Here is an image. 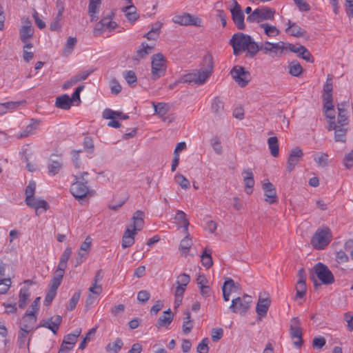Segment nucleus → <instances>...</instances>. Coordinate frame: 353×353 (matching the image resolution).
I'll list each match as a JSON object with an SVG mask.
<instances>
[{
  "label": "nucleus",
  "mask_w": 353,
  "mask_h": 353,
  "mask_svg": "<svg viewBox=\"0 0 353 353\" xmlns=\"http://www.w3.org/2000/svg\"><path fill=\"white\" fill-rule=\"evenodd\" d=\"M211 108L215 114H219L223 110V103L220 99L215 97L212 101Z\"/></svg>",
  "instance_id": "13d9d810"
},
{
  "label": "nucleus",
  "mask_w": 353,
  "mask_h": 353,
  "mask_svg": "<svg viewBox=\"0 0 353 353\" xmlns=\"http://www.w3.org/2000/svg\"><path fill=\"white\" fill-rule=\"evenodd\" d=\"M174 181L183 190H188L190 187L189 180L182 174L176 173L174 175Z\"/></svg>",
  "instance_id": "de8ad7c7"
},
{
  "label": "nucleus",
  "mask_w": 353,
  "mask_h": 353,
  "mask_svg": "<svg viewBox=\"0 0 353 353\" xmlns=\"http://www.w3.org/2000/svg\"><path fill=\"white\" fill-rule=\"evenodd\" d=\"M326 341L323 336H315L312 340V347L316 350H321L325 345Z\"/></svg>",
  "instance_id": "680f3d73"
},
{
  "label": "nucleus",
  "mask_w": 353,
  "mask_h": 353,
  "mask_svg": "<svg viewBox=\"0 0 353 353\" xmlns=\"http://www.w3.org/2000/svg\"><path fill=\"white\" fill-rule=\"evenodd\" d=\"M289 334L294 345L299 348L303 345V328L301 320L298 317H293L290 321Z\"/></svg>",
  "instance_id": "9b49d317"
},
{
  "label": "nucleus",
  "mask_w": 353,
  "mask_h": 353,
  "mask_svg": "<svg viewBox=\"0 0 353 353\" xmlns=\"http://www.w3.org/2000/svg\"><path fill=\"white\" fill-rule=\"evenodd\" d=\"M12 281L9 278H0V294H5L9 290Z\"/></svg>",
  "instance_id": "4d7b16f0"
},
{
  "label": "nucleus",
  "mask_w": 353,
  "mask_h": 353,
  "mask_svg": "<svg viewBox=\"0 0 353 353\" xmlns=\"http://www.w3.org/2000/svg\"><path fill=\"white\" fill-rule=\"evenodd\" d=\"M271 301L268 296L265 297H259L256 307V312L260 317L266 316L268 309L270 306Z\"/></svg>",
  "instance_id": "bb28decb"
},
{
  "label": "nucleus",
  "mask_w": 353,
  "mask_h": 353,
  "mask_svg": "<svg viewBox=\"0 0 353 353\" xmlns=\"http://www.w3.org/2000/svg\"><path fill=\"white\" fill-rule=\"evenodd\" d=\"M81 333V328H77L72 333L67 334L63 339V341L61 345L59 353H61L65 351H70L72 349L74 344L77 341L78 337Z\"/></svg>",
  "instance_id": "aec40b11"
},
{
  "label": "nucleus",
  "mask_w": 353,
  "mask_h": 353,
  "mask_svg": "<svg viewBox=\"0 0 353 353\" xmlns=\"http://www.w3.org/2000/svg\"><path fill=\"white\" fill-rule=\"evenodd\" d=\"M285 43L279 41L277 43H271L265 41L259 46V50L263 51L265 54H279L285 50Z\"/></svg>",
  "instance_id": "6ab92c4d"
},
{
  "label": "nucleus",
  "mask_w": 353,
  "mask_h": 353,
  "mask_svg": "<svg viewBox=\"0 0 353 353\" xmlns=\"http://www.w3.org/2000/svg\"><path fill=\"white\" fill-rule=\"evenodd\" d=\"M239 290V285L230 278H227L222 286L223 297L225 301L230 300V295Z\"/></svg>",
  "instance_id": "5701e85b"
},
{
  "label": "nucleus",
  "mask_w": 353,
  "mask_h": 353,
  "mask_svg": "<svg viewBox=\"0 0 353 353\" xmlns=\"http://www.w3.org/2000/svg\"><path fill=\"white\" fill-rule=\"evenodd\" d=\"M18 106V103L8 101L6 103H0V116L13 110Z\"/></svg>",
  "instance_id": "8fccbe9b"
},
{
  "label": "nucleus",
  "mask_w": 353,
  "mask_h": 353,
  "mask_svg": "<svg viewBox=\"0 0 353 353\" xmlns=\"http://www.w3.org/2000/svg\"><path fill=\"white\" fill-rule=\"evenodd\" d=\"M172 21L174 23H177L181 26L192 25L195 26H201L202 23V21L200 18L191 15L188 13L174 16L172 18Z\"/></svg>",
  "instance_id": "a211bd4d"
},
{
  "label": "nucleus",
  "mask_w": 353,
  "mask_h": 353,
  "mask_svg": "<svg viewBox=\"0 0 353 353\" xmlns=\"http://www.w3.org/2000/svg\"><path fill=\"white\" fill-rule=\"evenodd\" d=\"M92 241V238L89 236H87L80 246L79 249L81 250V252L83 251L88 254L91 250Z\"/></svg>",
  "instance_id": "774afa93"
},
{
  "label": "nucleus",
  "mask_w": 353,
  "mask_h": 353,
  "mask_svg": "<svg viewBox=\"0 0 353 353\" xmlns=\"http://www.w3.org/2000/svg\"><path fill=\"white\" fill-rule=\"evenodd\" d=\"M61 323V317L59 315L54 316L48 319L43 326L50 330L54 334H56Z\"/></svg>",
  "instance_id": "72a5a7b5"
},
{
  "label": "nucleus",
  "mask_w": 353,
  "mask_h": 353,
  "mask_svg": "<svg viewBox=\"0 0 353 353\" xmlns=\"http://www.w3.org/2000/svg\"><path fill=\"white\" fill-rule=\"evenodd\" d=\"M230 74L235 82L241 87H245L251 80L250 73L243 67L235 65L230 71Z\"/></svg>",
  "instance_id": "2eb2a0df"
},
{
  "label": "nucleus",
  "mask_w": 353,
  "mask_h": 353,
  "mask_svg": "<svg viewBox=\"0 0 353 353\" xmlns=\"http://www.w3.org/2000/svg\"><path fill=\"white\" fill-rule=\"evenodd\" d=\"M303 155V150L299 147H296L290 151L287 161V170L289 172H291L299 163Z\"/></svg>",
  "instance_id": "412c9836"
},
{
  "label": "nucleus",
  "mask_w": 353,
  "mask_h": 353,
  "mask_svg": "<svg viewBox=\"0 0 353 353\" xmlns=\"http://www.w3.org/2000/svg\"><path fill=\"white\" fill-rule=\"evenodd\" d=\"M313 271L316 277L324 285H330L334 282V276L329 268L322 263H316Z\"/></svg>",
  "instance_id": "4468645a"
},
{
  "label": "nucleus",
  "mask_w": 353,
  "mask_h": 353,
  "mask_svg": "<svg viewBox=\"0 0 353 353\" xmlns=\"http://www.w3.org/2000/svg\"><path fill=\"white\" fill-rule=\"evenodd\" d=\"M261 185L265 202L269 204L277 203L278 198L274 185L268 179L263 180Z\"/></svg>",
  "instance_id": "f3484780"
},
{
  "label": "nucleus",
  "mask_w": 353,
  "mask_h": 353,
  "mask_svg": "<svg viewBox=\"0 0 353 353\" xmlns=\"http://www.w3.org/2000/svg\"><path fill=\"white\" fill-rule=\"evenodd\" d=\"M193 327V321L191 320V314L190 312L185 313V317L183 319L182 331L185 334H189Z\"/></svg>",
  "instance_id": "a18cd8bd"
},
{
  "label": "nucleus",
  "mask_w": 353,
  "mask_h": 353,
  "mask_svg": "<svg viewBox=\"0 0 353 353\" xmlns=\"http://www.w3.org/2000/svg\"><path fill=\"white\" fill-rule=\"evenodd\" d=\"M190 281V276L188 274L182 273L176 277L175 285L186 288Z\"/></svg>",
  "instance_id": "603ef678"
},
{
  "label": "nucleus",
  "mask_w": 353,
  "mask_h": 353,
  "mask_svg": "<svg viewBox=\"0 0 353 353\" xmlns=\"http://www.w3.org/2000/svg\"><path fill=\"white\" fill-rule=\"evenodd\" d=\"M332 232L328 227L323 226L316 230L312 236L310 243L316 250L325 249L331 242Z\"/></svg>",
  "instance_id": "423d86ee"
},
{
  "label": "nucleus",
  "mask_w": 353,
  "mask_h": 353,
  "mask_svg": "<svg viewBox=\"0 0 353 353\" xmlns=\"http://www.w3.org/2000/svg\"><path fill=\"white\" fill-rule=\"evenodd\" d=\"M39 125V123L36 121H32L29 125H28L24 131L21 134V137H25L30 134H34Z\"/></svg>",
  "instance_id": "6e6d98bb"
},
{
  "label": "nucleus",
  "mask_w": 353,
  "mask_h": 353,
  "mask_svg": "<svg viewBox=\"0 0 353 353\" xmlns=\"http://www.w3.org/2000/svg\"><path fill=\"white\" fill-rule=\"evenodd\" d=\"M154 48V44H148L145 42L142 43L137 51V57L138 59L145 58L152 52Z\"/></svg>",
  "instance_id": "58836bf2"
},
{
  "label": "nucleus",
  "mask_w": 353,
  "mask_h": 353,
  "mask_svg": "<svg viewBox=\"0 0 353 353\" xmlns=\"http://www.w3.org/2000/svg\"><path fill=\"white\" fill-rule=\"evenodd\" d=\"M118 28V24L113 20V14L103 17L93 30L94 36L99 37L106 33H112Z\"/></svg>",
  "instance_id": "6e6552de"
},
{
  "label": "nucleus",
  "mask_w": 353,
  "mask_h": 353,
  "mask_svg": "<svg viewBox=\"0 0 353 353\" xmlns=\"http://www.w3.org/2000/svg\"><path fill=\"white\" fill-rule=\"evenodd\" d=\"M285 32L289 35L296 37H304L306 34L305 30L290 20L288 21V28L285 29Z\"/></svg>",
  "instance_id": "c85d7f7f"
},
{
  "label": "nucleus",
  "mask_w": 353,
  "mask_h": 353,
  "mask_svg": "<svg viewBox=\"0 0 353 353\" xmlns=\"http://www.w3.org/2000/svg\"><path fill=\"white\" fill-rule=\"evenodd\" d=\"M232 20L239 30L245 28L244 14L241 6L236 0H232V6L230 8Z\"/></svg>",
  "instance_id": "dca6fc26"
},
{
  "label": "nucleus",
  "mask_w": 353,
  "mask_h": 353,
  "mask_svg": "<svg viewBox=\"0 0 353 353\" xmlns=\"http://www.w3.org/2000/svg\"><path fill=\"white\" fill-rule=\"evenodd\" d=\"M81 296V292L79 291L76 292L71 299L69 301L68 305L67 306V309L68 310H72L75 308L77 304L78 303Z\"/></svg>",
  "instance_id": "e2e57ef3"
},
{
  "label": "nucleus",
  "mask_w": 353,
  "mask_h": 353,
  "mask_svg": "<svg viewBox=\"0 0 353 353\" xmlns=\"http://www.w3.org/2000/svg\"><path fill=\"white\" fill-rule=\"evenodd\" d=\"M103 0H90L88 4V14L91 21L98 19L101 5Z\"/></svg>",
  "instance_id": "cd10ccee"
},
{
  "label": "nucleus",
  "mask_w": 353,
  "mask_h": 353,
  "mask_svg": "<svg viewBox=\"0 0 353 353\" xmlns=\"http://www.w3.org/2000/svg\"><path fill=\"white\" fill-rule=\"evenodd\" d=\"M252 303V297L245 294L241 297H237L232 300L230 309L234 313L245 315Z\"/></svg>",
  "instance_id": "f8f14e48"
},
{
  "label": "nucleus",
  "mask_w": 353,
  "mask_h": 353,
  "mask_svg": "<svg viewBox=\"0 0 353 353\" xmlns=\"http://www.w3.org/2000/svg\"><path fill=\"white\" fill-rule=\"evenodd\" d=\"M192 245V241L190 237L189 233L185 234V236L181 241L179 245V250L182 254H186L191 246Z\"/></svg>",
  "instance_id": "37998d69"
},
{
  "label": "nucleus",
  "mask_w": 353,
  "mask_h": 353,
  "mask_svg": "<svg viewBox=\"0 0 353 353\" xmlns=\"http://www.w3.org/2000/svg\"><path fill=\"white\" fill-rule=\"evenodd\" d=\"M35 190L36 183L30 181L25 190V203L28 207L34 209L36 215L39 216L46 212L50 205L46 200L34 196Z\"/></svg>",
  "instance_id": "39448f33"
},
{
  "label": "nucleus",
  "mask_w": 353,
  "mask_h": 353,
  "mask_svg": "<svg viewBox=\"0 0 353 353\" xmlns=\"http://www.w3.org/2000/svg\"><path fill=\"white\" fill-rule=\"evenodd\" d=\"M276 11L274 8L268 6H261L255 9L248 17L250 23H259V24L265 20H272L274 18Z\"/></svg>",
  "instance_id": "9d476101"
},
{
  "label": "nucleus",
  "mask_w": 353,
  "mask_h": 353,
  "mask_svg": "<svg viewBox=\"0 0 353 353\" xmlns=\"http://www.w3.org/2000/svg\"><path fill=\"white\" fill-rule=\"evenodd\" d=\"M201 262L203 265L207 268L212 265V256L210 254L207 253L206 250H205L201 255Z\"/></svg>",
  "instance_id": "0e129e2a"
},
{
  "label": "nucleus",
  "mask_w": 353,
  "mask_h": 353,
  "mask_svg": "<svg viewBox=\"0 0 353 353\" xmlns=\"http://www.w3.org/2000/svg\"><path fill=\"white\" fill-rule=\"evenodd\" d=\"M72 254V248L70 247H67L63 254H61L59 262L58 265H60L61 267H66L68 259H70Z\"/></svg>",
  "instance_id": "3c124183"
},
{
  "label": "nucleus",
  "mask_w": 353,
  "mask_h": 353,
  "mask_svg": "<svg viewBox=\"0 0 353 353\" xmlns=\"http://www.w3.org/2000/svg\"><path fill=\"white\" fill-rule=\"evenodd\" d=\"M268 148L270 154L274 157H277L279 154V146L278 139L276 137H271L268 139Z\"/></svg>",
  "instance_id": "ea45409f"
},
{
  "label": "nucleus",
  "mask_w": 353,
  "mask_h": 353,
  "mask_svg": "<svg viewBox=\"0 0 353 353\" xmlns=\"http://www.w3.org/2000/svg\"><path fill=\"white\" fill-rule=\"evenodd\" d=\"M288 68L289 73L294 77H299L303 72L302 66L296 61H292L289 64Z\"/></svg>",
  "instance_id": "09e8293b"
},
{
  "label": "nucleus",
  "mask_w": 353,
  "mask_h": 353,
  "mask_svg": "<svg viewBox=\"0 0 353 353\" xmlns=\"http://www.w3.org/2000/svg\"><path fill=\"white\" fill-rule=\"evenodd\" d=\"M306 292L305 279L301 276L296 285V298H303Z\"/></svg>",
  "instance_id": "49530a36"
},
{
  "label": "nucleus",
  "mask_w": 353,
  "mask_h": 353,
  "mask_svg": "<svg viewBox=\"0 0 353 353\" xmlns=\"http://www.w3.org/2000/svg\"><path fill=\"white\" fill-rule=\"evenodd\" d=\"M314 161L320 168H325L329 163V155L325 152L316 153L314 157Z\"/></svg>",
  "instance_id": "a19ab883"
},
{
  "label": "nucleus",
  "mask_w": 353,
  "mask_h": 353,
  "mask_svg": "<svg viewBox=\"0 0 353 353\" xmlns=\"http://www.w3.org/2000/svg\"><path fill=\"white\" fill-rule=\"evenodd\" d=\"M167 61L161 53H157L152 57L151 74L154 80L163 77L167 69Z\"/></svg>",
  "instance_id": "1a4fd4ad"
},
{
  "label": "nucleus",
  "mask_w": 353,
  "mask_h": 353,
  "mask_svg": "<svg viewBox=\"0 0 353 353\" xmlns=\"http://www.w3.org/2000/svg\"><path fill=\"white\" fill-rule=\"evenodd\" d=\"M88 175V173L85 172L80 176H74L75 181L71 185L70 192L76 199H83L89 193L88 181L85 179V176Z\"/></svg>",
  "instance_id": "0eeeda50"
},
{
  "label": "nucleus",
  "mask_w": 353,
  "mask_h": 353,
  "mask_svg": "<svg viewBox=\"0 0 353 353\" xmlns=\"http://www.w3.org/2000/svg\"><path fill=\"white\" fill-rule=\"evenodd\" d=\"M154 114L158 115L163 121H168L166 114L169 110V105L165 103H152ZM169 121H170L169 120Z\"/></svg>",
  "instance_id": "2f4dec72"
},
{
  "label": "nucleus",
  "mask_w": 353,
  "mask_h": 353,
  "mask_svg": "<svg viewBox=\"0 0 353 353\" xmlns=\"http://www.w3.org/2000/svg\"><path fill=\"white\" fill-rule=\"evenodd\" d=\"M212 71L213 58L211 54H207L203 57L202 67L183 75L180 82L197 85L203 84L208 79Z\"/></svg>",
  "instance_id": "f03ea898"
},
{
  "label": "nucleus",
  "mask_w": 353,
  "mask_h": 353,
  "mask_svg": "<svg viewBox=\"0 0 353 353\" xmlns=\"http://www.w3.org/2000/svg\"><path fill=\"white\" fill-rule=\"evenodd\" d=\"M125 13L126 19L132 23H134L139 18V14L137 12V8L134 5H128L122 8Z\"/></svg>",
  "instance_id": "473e14b6"
},
{
  "label": "nucleus",
  "mask_w": 353,
  "mask_h": 353,
  "mask_svg": "<svg viewBox=\"0 0 353 353\" xmlns=\"http://www.w3.org/2000/svg\"><path fill=\"white\" fill-rule=\"evenodd\" d=\"M32 17L34 20V23L39 29H43L46 28V23L42 19L39 14L34 10L32 13Z\"/></svg>",
  "instance_id": "338daca9"
},
{
  "label": "nucleus",
  "mask_w": 353,
  "mask_h": 353,
  "mask_svg": "<svg viewBox=\"0 0 353 353\" xmlns=\"http://www.w3.org/2000/svg\"><path fill=\"white\" fill-rule=\"evenodd\" d=\"M88 255V253L83 251L81 252V250L79 249L77 255L75 257L74 267H77L81 263H83L86 260Z\"/></svg>",
  "instance_id": "69168bd1"
},
{
  "label": "nucleus",
  "mask_w": 353,
  "mask_h": 353,
  "mask_svg": "<svg viewBox=\"0 0 353 353\" xmlns=\"http://www.w3.org/2000/svg\"><path fill=\"white\" fill-rule=\"evenodd\" d=\"M174 288V307H178L182 303L183 294L186 288L175 285Z\"/></svg>",
  "instance_id": "c03bdc74"
},
{
  "label": "nucleus",
  "mask_w": 353,
  "mask_h": 353,
  "mask_svg": "<svg viewBox=\"0 0 353 353\" xmlns=\"http://www.w3.org/2000/svg\"><path fill=\"white\" fill-rule=\"evenodd\" d=\"M121 116V112L114 111L111 109L106 108L103 112V118L105 119H110L108 125L114 128H119L121 126V123L116 121L115 119Z\"/></svg>",
  "instance_id": "a878e982"
},
{
  "label": "nucleus",
  "mask_w": 353,
  "mask_h": 353,
  "mask_svg": "<svg viewBox=\"0 0 353 353\" xmlns=\"http://www.w3.org/2000/svg\"><path fill=\"white\" fill-rule=\"evenodd\" d=\"M143 217L144 213L142 211L137 210L134 214L132 223L127 226L122 237L121 246L123 248H129L134 243L135 236L143 228Z\"/></svg>",
  "instance_id": "20e7f679"
},
{
  "label": "nucleus",
  "mask_w": 353,
  "mask_h": 353,
  "mask_svg": "<svg viewBox=\"0 0 353 353\" xmlns=\"http://www.w3.org/2000/svg\"><path fill=\"white\" fill-rule=\"evenodd\" d=\"M259 27L263 31V33L270 38L276 37L281 32L279 29L275 26L268 23H261Z\"/></svg>",
  "instance_id": "c756f323"
},
{
  "label": "nucleus",
  "mask_w": 353,
  "mask_h": 353,
  "mask_svg": "<svg viewBox=\"0 0 353 353\" xmlns=\"http://www.w3.org/2000/svg\"><path fill=\"white\" fill-rule=\"evenodd\" d=\"M76 43H77L76 38L70 37L68 39L66 43L64 46L63 52L65 54L71 53L72 51L73 50L74 47L75 46Z\"/></svg>",
  "instance_id": "052dcab7"
},
{
  "label": "nucleus",
  "mask_w": 353,
  "mask_h": 353,
  "mask_svg": "<svg viewBox=\"0 0 353 353\" xmlns=\"http://www.w3.org/2000/svg\"><path fill=\"white\" fill-rule=\"evenodd\" d=\"M123 345V343L121 339H117L114 342L108 345L107 350L110 352L117 353L121 350Z\"/></svg>",
  "instance_id": "864d4df0"
},
{
  "label": "nucleus",
  "mask_w": 353,
  "mask_h": 353,
  "mask_svg": "<svg viewBox=\"0 0 353 353\" xmlns=\"http://www.w3.org/2000/svg\"><path fill=\"white\" fill-rule=\"evenodd\" d=\"M123 77L130 86H134L137 81L136 74L132 70L125 71Z\"/></svg>",
  "instance_id": "5fc2aeb1"
},
{
  "label": "nucleus",
  "mask_w": 353,
  "mask_h": 353,
  "mask_svg": "<svg viewBox=\"0 0 353 353\" xmlns=\"http://www.w3.org/2000/svg\"><path fill=\"white\" fill-rule=\"evenodd\" d=\"M162 26L163 23L161 22H156L152 26L151 30L144 35V37L148 40H156L159 36Z\"/></svg>",
  "instance_id": "4c0bfd02"
},
{
  "label": "nucleus",
  "mask_w": 353,
  "mask_h": 353,
  "mask_svg": "<svg viewBox=\"0 0 353 353\" xmlns=\"http://www.w3.org/2000/svg\"><path fill=\"white\" fill-rule=\"evenodd\" d=\"M61 168V163L58 161L51 160L48 165V173L50 175L57 174Z\"/></svg>",
  "instance_id": "bf43d9fd"
},
{
  "label": "nucleus",
  "mask_w": 353,
  "mask_h": 353,
  "mask_svg": "<svg viewBox=\"0 0 353 353\" xmlns=\"http://www.w3.org/2000/svg\"><path fill=\"white\" fill-rule=\"evenodd\" d=\"M174 219L178 225H182L185 234H188L189 221L187 219L186 214L182 210H177L174 216Z\"/></svg>",
  "instance_id": "f704fd0d"
},
{
  "label": "nucleus",
  "mask_w": 353,
  "mask_h": 353,
  "mask_svg": "<svg viewBox=\"0 0 353 353\" xmlns=\"http://www.w3.org/2000/svg\"><path fill=\"white\" fill-rule=\"evenodd\" d=\"M102 292L103 287L101 284L92 283L89 288V294L86 299V305H90L97 301Z\"/></svg>",
  "instance_id": "b1692460"
},
{
  "label": "nucleus",
  "mask_w": 353,
  "mask_h": 353,
  "mask_svg": "<svg viewBox=\"0 0 353 353\" xmlns=\"http://www.w3.org/2000/svg\"><path fill=\"white\" fill-rule=\"evenodd\" d=\"M174 314L170 310L168 309L164 311L162 315L159 317L157 322V326L158 327H168L173 320Z\"/></svg>",
  "instance_id": "7c9ffc66"
},
{
  "label": "nucleus",
  "mask_w": 353,
  "mask_h": 353,
  "mask_svg": "<svg viewBox=\"0 0 353 353\" xmlns=\"http://www.w3.org/2000/svg\"><path fill=\"white\" fill-rule=\"evenodd\" d=\"M325 115L328 124L327 130L334 131V139L337 142H345L348 125L347 107L346 102L337 105L338 115L336 120L333 105L332 93H323Z\"/></svg>",
  "instance_id": "f257e3e1"
},
{
  "label": "nucleus",
  "mask_w": 353,
  "mask_h": 353,
  "mask_svg": "<svg viewBox=\"0 0 353 353\" xmlns=\"http://www.w3.org/2000/svg\"><path fill=\"white\" fill-rule=\"evenodd\" d=\"M22 26L19 29L20 39L25 44V48H32V44L30 39L34 35V28L32 23L28 18L23 17L21 19Z\"/></svg>",
  "instance_id": "ddd939ff"
},
{
  "label": "nucleus",
  "mask_w": 353,
  "mask_h": 353,
  "mask_svg": "<svg viewBox=\"0 0 353 353\" xmlns=\"http://www.w3.org/2000/svg\"><path fill=\"white\" fill-rule=\"evenodd\" d=\"M37 328V316L26 312L21 321V330L30 332Z\"/></svg>",
  "instance_id": "4be33fe9"
},
{
  "label": "nucleus",
  "mask_w": 353,
  "mask_h": 353,
  "mask_svg": "<svg viewBox=\"0 0 353 353\" xmlns=\"http://www.w3.org/2000/svg\"><path fill=\"white\" fill-rule=\"evenodd\" d=\"M72 103V99L67 94H63L58 97L56 99L55 105L57 108L63 110H68L70 108Z\"/></svg>",
  "instance_id": "e433bc0d"
},
{
  "label": "nucleus",
  "mask_w": 353,
  "mask_h": 353,
  "mask_svg": "<svg viewBox=\"0 0 353 353\" xmlns=\"http://www.w3.org/2000/svg\"><path fill=\"white\" fill-rule=\"evenodd\" d=\"M30 296V292L28 288L23 287L21 288L19 290V307L21 309H23L26 307Z\"/></svg>",
  "instance_id": "c9c22d12"
},
{
  "label": "nucleus",
  "mask_w": 353,
  "mask_h": 353,
  "mask_svg": "<svg viewBox=\"0 0 353 353\" xmlns=\"http://www.w3.org/2000/svg\"><path fill=\"white\" fill-rule=\"evenodd\" d=\"M243 180L245 186V192L251 194L253 192V187L255 181L254 174L251 168H247L242 172Z\"/></svg>",
  "instance_id": "393cba45"
},
{
  "label": "nucleus",
  "mask_w": 353,
  "mask_h": 353,
  "mask_svg": "<svg viewBox=\"0 0 353 353\" xmlns=\"http://www.w3.org/2000/svg\"><path fill=\"white\" fill-rule=\"evenodd\" d=\"M230 44L235 55L247 52L250 56L253 57L259 50V46L252 37L242 32L234 34L230 40Z\"/></svg>",
  "instance_id": "7ed1b4c3"
},
{
  "label": "nucleus",
  "mask_w": 353,
  "mask_h": 353,
  "mask_svg": "<svg viewBox=\"0 0 353 353\" xmlns=\"http://www.w3.org/2000/svg\"><path fill=\"white\" fill-rule=\"evenodd\" d=\"M29 333L21 330L18 334L17 343L21 351H26V349L28 347V334Z\"/></svg>",
  "instance_id": "79ce46f5"
}]
</instances>
